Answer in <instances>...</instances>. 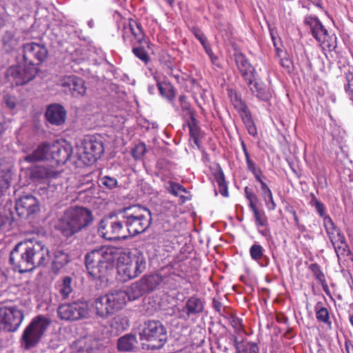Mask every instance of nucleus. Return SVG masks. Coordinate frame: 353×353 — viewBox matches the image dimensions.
<instances>
[{
    "label": "nucleus",
    "instance_id": "nucleus-12",
    "mask_svg": "<svg viewBox=\"0 0 353 353\" xmlns=\"http://www.w3.org/2000/svg\"><path fill=\"white\" fill-rule=\"evenodd\" d=\"M58 85L62 88L65 94H70L74 97L84 96L87 90L84 80L75 75L61 77Z\"/></svg>",
    "mask_w": 353,
    "mask_h": 353
},
{
    "label": "nucleus",
    "instance_id": "nucleus-31",
    "mask_svg": "<svg viewBox=\"0 0 353 353\" xmlns=\"http://www.w3.org/2000/svg\"><path fill=\"white\" fill-rule=\"evenodd\" d=\"M203 301L197 296H192L186 301L185 309L188 316L201 313L203 311Z\"/></svg>",
    "mask_w": 353,
    "mask_h": 353
},
{
    "label": "nucleus",
    "instance_id": "nucleus-63",
    "mask_svg": "<svg viewBox=\"0 0 353 353\" xmlns=\"http://www.w3.org/2000/svg\"><path fill=\"white\" fill-rule=\"evenodd\" d=\"M241 144V147H242L243 153L245 154V161H247L248 160H250V154L247 150L245 143H244V141H242Z\"/></svg>",
    "mask_w": 353,
    "mask_h": 353
},
{
    "label": "nucleus",
    "instance_id": "nucleus-40",
    "mask_svg": "<svg viewBox=\"0 0 353 353\" xmlns=\"http://www.w3.org/2000/svg\"><path fill=\"white\" fill-rule=\"evenodd\" d=\"M179 101L181 103V108L186 116H189L192 122L194 123L196 119L194 117L193 112L191 109L190 104L187 101L185 95L182 94L179 97Z\"/></svg>",
    "mask_w": 353,
    "mask_h": 353
},
{
    "label": "nucleus",
    "instance_id": "nucleus-47",
    "mask_svg": "<svg viewBox=\"0 0 353 353\" xmlns=\"http://www.w3.org/2000/svg\"><path fill=\"white\" fill-rule=\"evenodd\" d=\"M248 169L252 172V174L254 175L257 181H261V175L262 174L261 170L260 168H259L256 163L250 160H248L246 161Z\"/></svg>",
    "mask_w": 353,
    "mask_h": 353
},
{
    "label": "nucleus",
    "instance_id": "nucleus-39",
    "mask_svg": "<svg viewBox=\"0 0 353 353\" xmlns=\"http://www.w3.org/2000/svg\"><path fill=\"white\" fill-rule=\"evenodd\" d=\"M101 186H103L108 190H112L118 186V181L114 176H103L99 179Z\"/></svg>",
    "mask_w": 353,
    "mask_h": 353
},
{
    "label": "nucleus",
    "instance_id": "nucleus-49",
    "mask_svg": "<svg viewBox=\"0 0 353 353\" xmlns=\"http://www.w3.org/2000/svg\"><path fill=\"white\" fill-rule=\"evenodd\" d=\"M230 97H231V101H232L236 110L239 109L240 106L241 108V107H243V106L246 105L244 101H243V100L241 99V96L239 94H237L236 92H234V94H232V92H231Z\"/></svg>",
    "mask_w": 353,
    "mask_h": 353
},
{
    "label": "nucleus",
    "instance_id": "nucleus-26",
    "mask_svg": "<svg viewBox=\"0 0 353 353\" xmlns=\"http://www.w3.org/2000/svg\"><path fill=\"white\" fill-rule=\"evenodd\" d=\"M228 340L230 344H233L236 353H259V349L255 343H248L247 345H241L238 338L234 334H230Z\"/></svg>",
    "mask_w": 353,
    "mask_h": 353
},
{
    "label": "nucleus",
    "instance_id": "nucleus-37",
    "mask_svg": "<svg viewBox=\"0 0 353 353\" xmlns=\"http://www.w3.org/2000/svg\"><path fill=\"white\" fill-rule=\"evenodd\" d=\"M324 226L326 232L332 244H336L335 234L339 228L334 224V221L330 216H325L323 219Z\"/></svg>",
    "mask_w": 353,
    "mask_h": 353
},
{
    "label": "nucleus",
    "instance_id": "nucleus-23",
    "mask_svg": "<svg viewBox=\"0 0 353 353\" xmlns=\"http://www.w3.org/2000/svg\"><path fill=\"white\" fill-rule=\"evenodd\" d=\"M51 144L43 143L31 153L25 157L24 160L34 163L43 160H50Z\"/></svg>",
    "mask_w": 353,
    "mask_h": 353
},
{
    "label": "nucleus",
    "instance_id": "nucleus-44",
    "mask_svg": "<svg viewBox=\"0 0 353 353\" xmlns=\"http://www.w3.org/2000/svg\"><path fill=\"white\" fill-rule=\"evenodd\" d=\"M225 318L229 319L230 325L236 332H240L243 330L242 320L241 319L232 313L227 314Z\"/></svg>",
    "mask_w": 353,
    "mask_h": 353
},
{
    "label": "nucleus",
    "instance_id": "nucleus-8",
    "mask_svg": "<svg viewBox=\"0 0 353 353\" xmlns=\"http://www.w3.org/2000/svg\"><path fill=\"white\" fill-rule=\"evenodd\" d=\"M140 339L149 342L148 347L152 350L161 348L167 341V331L159 321H147L139 332Z\"/></svg>",
    "mask_w": 353,
    "mask_h": 353
},
{
    "label": "nucleus",
    "instance_id": "nucleus-55",
    "mask_svg": "<svg viewBox=\"0 0 353 353\" xmlns=\"http://www.w3.org/2000/svg\"><path fill=\"white\" fill-rule=\"evenodd\" d=\"M10 127V122L5 119H0V138L5 134L6 131Z\"/></svg>",
    "mask_w": 353,
    "mask_h": 353
},
{
    "label": "nucleus",
    "instance_id": "nucleus-46",
    "mask_svg": "<svg viewBox=\"0 0 353 353\" xmlns=\"http://www.w3.org/2000/svg\"><path fill=\"white\" fill-rule=\"evenodd\" d=\"M147 151L145 144L143 143H140L135 146V148L132 151V157L135 159H141Z\"/></svg>",
    "mask_w": 353,
    "mask_h": 353
},
{
    "label": "nucleus",
    "instance_id": "nucleus-29",
    "mask_svg": "<svg viewBox=\"0 0 353 353\" xmlns=\"http://www.w3.org/2000/svg\"><path fill=\"white\" fill-rule=\"evenodd\" d=\"M110 332L114 336H117L124 332L129 327L128 320L125 316L118 315L110 321Z\"/></svg>",
    "mask_w": 353,
    "mask_h": 353
},
{
    "label": "nucleus",
    "instance_id": "nucleus-36",
    "mask_svg": "<svg viewBox=\"0 0 353 353\" xmlns=\"http://www.w3.org/2000/svg\"><path fill=\"white\" fill-rule=\"evenodd\" d=\"M314 310L316 313V318L319 322L323 323L326 325H331L329 312L327 309L323 305L321 302H318L316 304Z\"/></svg>",
    "mask_w": 353,
    "mask_h": 353
},
{
    "label": "nucleus",
    "instance_id": "nucleus-51",
    "mask_svg": "<svg viewBox=\"0 0 353 353\" xmlns=\"http://www.w3.org/2000/svg\"><path fill=\"white\" fill-rule=\"evenodd\" d=\"M212 307L214 309L216 312H217L221 316L223 317H226L227 312H225V309L222 310V303L219 300L215 298L212 300Z\"/></svg>",
    "mask_w": 353,
    "mask_h": 353
},
{
    "label": "nucleus",
    "instance_id": "nucleus-15",
    "mask_svg": "<svg viewBox=\"0 0 353 353\" xmlns=\"http://www.w3.org/2000/svg\"><path fill=\"white\" fill-rule=\"evenodd\" d=\"M72 154V148L70 144L61 143L59 141L51 144L50 160L58 165L65 164Z\"/></svg>",
    "mask_w": 353,
    "mask_h": 353
},
{
    "label": "nucleus",
    "instance_id": "nucleus-22",
    "mask_svg": "<svg viewBox=\"0 0 353 353\" xmlns=\"http://www.w3.org/2000/svg\"><path fill=\"white\" fill-rule=\"evenodd\" d=\"M257 76H254V78H250V82L245 81L250 91L254 94L259 100L263 101H268L272 98L271 91L263 83L257 81Z\"/></svg>",
    "mask_w": 353,
    "mask_h": 353
},
{
    "label": "nucleus",
    "instance_id": "nucleus-21",
    "mask_svg": "<svg viewBox=\"0 0 353 353\" xmlns=\"http://www.w3.org/2000/svg\"><path fill=\"white\" fill-rule=\"evenodd\" d=\"M58 173L50 167L37 165L30 169V178L35 183H43L46 180L55 178Z\"/></svg>",
    "mask_w": 353,
    "mask_h": 353
},
{
    "label": "nucleus",
    "instance_id": "nucleus-56",
    "mask_svg": "<svg viewBox=\"0 0 353 353\" xmlns=\"http://www.w3.org/2000/svg\"><path fill=\"white\" fill-rule=\"evenodd\" d=\"M335 236H336V244L340 243V244H342L343 247H346L345 237L340 229L336 233Z\"/></svg>",
    "mask_w": 353,
    "mask_h": 353
},
{
    "label": "nucleus",
    "instance_id": "nucleus-30",
    "mask_svg": "<svg viewBox=\"0 0 353 353\" xmlns=\"http://www.w3.org/2000/svg\"><path fill=\"white\" fill-rule=\"evenodd\" d=\"M3 48L7 52L16 49L20 43V37L15 30L6 31L2 39Z\"/></svg>",
    "mask_w": 353,
    "mask_h": 353
},
{
    "label": "nucleus",
    "instance_id": "nucleus-19",
    "mask_svg": "<svg viewBox=\"0 0 353 353\" xmlns=\"http://www.w3.org/2000/svg\"><path fill=\"white\" fill-rule=\"evenodd\" d=\"M66 114V110L61 105L53 103L48 106L45 116L50 123L59 126L65 123Z\"/></svg>",
    "mask_w": 353,
    "mask_h": 353
},
{
    "label": "nucleus",
    "instance_id": "nucleus-25",
    "mask_svg": "<svg viewBox=\"0 0 353 353\" xmlns=\"http://www.w3.org/2000/svg\"><path fill=\"white\" fill-rule=\"evenodd\" d=\"M73 279L70 276L62 277L56 283V289L63 300L70 298L73 292Z\"/></svg>",
    "mask_w": 353,
    "mask_h": 353
},
{
    "label": "nucleus",
    "instance_id": "nucleus-45",
    "mask_svg": "<svg viewBox=\"0 0 353 353\" xmlns=\"http://www.w3.org/2000/svg\"><path fill=\"white\" fill-rule=\"evenodd\" d=\"M254 213V219L258 226H264L266 225L267 219L263 212H260L257 208L251 209Z\"/></svg>",
    "mask_w": 353,
    "mask_h": 353
},
{
    "label": "nucleus",
    "instance_id": "nucleus-41",
    "mask_svg": "<svg viewBox=\"0 0 353 353\" xmlns=\"http://www.w3.org/2000/svg\"><path fill=\"white\" fill-rule=\"evenodd\" d=\"M250 254L253 260L258 261L263 257L264 249L261 245L254 243L250 248Z\"/></svg>",
    "mask_w": 353,
    "mask_h": 353
},
{
    "label": "nucleus",
    "instance_id": "nucleus-2",
    "mask_svg": "<svg viewBox=\"0 0 353 353\" xmlns=\"http://www.w3.org/2000/svg\"><path fill=\"white\" fill-rule=\"evenodd\" d=\"M9 261L15 272H30L49 263L50 250L41 241L35 238L26 239L14 246L10 254Z\"/></svg>",
    "mask_w": 353,
    "mask_h": 353
},
{
    "label": "nucleus",
    "instance_id": "nucleus-7",
    "mask_svg": "<svg viewBox=\"0 0 353 353\" xmlns=\"http://www.w3.org/2000/svg\"><path fill=\"white\" fill-rule=\"evenodd\" d=\"M123 292H114L97 297L93 303V307L96 315L105 319L120 310L125 305V296Z\"/></svg>",
    "mask_w": 353,
    "mask_h": 353
},
{
    "label": "nucleus",
    "instance_id": "nucleus-17",
    "mask_svg": "<svg viewBox=\"0 0 353 353\" xmlns=\"http://www.w3.org/2000/svg\"><path fill=\"white\" fill-rule=\"evenodd\" d=\"M304 23L310 28L312 36L318 42L325 43L327 41L328 32L316 17H305Z\"/></svg>",
    "mask_w": 353,
    "mask_h": 353
},
{
    "label": "nucleus",
    "instance_id": "nucleus-50",
    "mask_svg": "<svg viewBox=\"0 0 353 353\" xmlns=\"http://www.w3.org/2000/svg\"><path fill=\"white\" fill-rule=\"evenodd\" d=\"M230 334L226 335L225 339H221L217 342V347L224 352H228L229 350V346L233 345V344H230L229 341L228 340V336Z\"/></svg>",
    "mask_w": 353,
    "mask_h": 353
},
{
    "label": "nucleus",
    "instance_id": "nucleus-48",
    "mask_svg": "<svg viewBox=\"0 0 353 353\" xmlns=\"http://www.w3.org/2000/svg\"><path fill=\"white\" fill-rule=\"evenodd\" d=\"M11 225V220L9 216L0 214V231L8 230Z\"/></svg>",
    "mask_w": 353,
    "mask_h": 353
},
{
    "label": "nucleus",
    "instance_id": "nucleus-27",
    "mask_svg": "<svg viewBox=\"0 0 353 353\" xmlns=\"http://www.w3.org/2000/svg\"><path fill=\"white\" fill-rule=\"evenodd\" d=\"M243 122L245 124L248 133L255 137L257 134V130L255 126V124L254 123V121L252 119V114L250 111L249 110L247 105L241 107H239V109L236 110Z\"/></svg>",
    "mask_w": 353,
    "mask_h": 353
},
{
    "label": "nucleus",
    "instance_id": "nucleus-52",
    "mask_svg": "<svg viewBox=\"0 0 353 353\" xmlns=\"http://www.w3.org/2000/svg\"><path fill=\"white\" fill-rule=\"evenodd\" d=\"M170 192L172 194L177 196L182 192H186V190L183 186L178 183H173L170 185Z\"/></svg>",
    "mask_w": 353,
    "mask_h": 353
},
{
    "label": "nucleus",
    "instance_id": "nucleus-16",
    "mask_svg": "<svg viewBox=\"0 0 353 353\" xmlns=\"http://www.w3.org/2000/svg\"><path fill=\"white\" fill-rule=\"evenodd\" d=\"M236 65L241 74L243 80L249 81L254 76H257V72L254 67L250 63L248 59L242 52L236 51L234 54Z\"/></svg>",
    "mask_w": 353,
    "mask_h": 353
},
{
    "label": "nucleus",
    "instance_id": "nucleus-3",
    "mask_svg": "<svg viewBox=\"0 0 353 353\" xmlns=\"http://www.w3.org/2000/svg\"><path fill=\"white\" fill-rule=\"evenodd\" d=\"M47 48L35 42L23 46L22 58L17 64L10 66L6 72V78L16 85H24L34 79L39 72L38 65L47 58Z\"/></svg>",
    "mask_w": 353,
    "mask_h": 353
},
{
    "label": "nucleus",
    "instance_id": "nucleus-10",
    "mask_svg": "<svg viewBox=\"0 0 353 353\" xmlns=\"http://www.w3.org/2000/svg\"><path fill=\"white\" fill-rule=\"evenodd\" d=\"M79 159L87 165H92L99 159L104 152L101 137L90 136L85 137L79 147Z\"/></svg>",
    "mask_w": 353,
    "mask_h": 353
},
{
    "label": "nucleus",
    "instance_id": "nucleus-60",
    "mask_svg": "<svg viewBox=\"0 0 353 353\" xmlns=\"http://www.w3.org/2000/svg\"><path fill=\"white\" fill-rule=\"evenodd\" d=\"M313 266L316 268H317V272H316L315 276L316 279L321 283H323L325 281V276L323 272L319 270V266L317 265H313Z\"/></svg>",
    "mask_w": 353,
    "mask_h": 353
},
{
    "label": "nucleus",
    "instance_id": "nucleus-62",
    "mask_svg": "<svg viewBox=\"0 0 353 353\" xmlns=\"http://www.w3.org/2000/svg\"><path fill=\"white\" fill-rule=\"evenodd\" d=\"M345 348L347 353H353V344L351 341L347 340L345 342Z\"/></svg>",
    "mask_w": 353,
    "mask_h": 353
},
{
    "label": "nucleus",
    "instance_id": "nucleus-14",
    "mask_svg": "<svg viewBox=\"0 0 353 353\" xmlns=\"http://www.w3.org/2000/svg\"><path fill=\"white\" fill-rule=\"evenodd\" d=\"M4 313H6L4 317V331L15 332L23 320V313L16 306H4Z\"/></svg>",
    "mask_w": 353,
    "mask_h": 353
},
{
    "label": "nucleus",
    "instance_id": "nucleus-58",
    "mask_svg": "<svg viewBox=\"0 0 353 353\" xmlns=\"http://www.w3.org/2000/svg\"><path fill=\"white\" fill-rule=\"evenodd\" d=\"M268 208L270 210H274L276 208V203L273 199L272 194L270 196H267V201H265Z\"/></svg>",
    "mask_w": 353,
    "mask_h": 353
},
{
    "label": "nucleus",
    "instance_id": "nucleus-18",
    "mask_svg": "<svg viewBox=\"0 0 353 353\" xmlns=\"http://www.w3.org/2000/svg\"><path fill=\"white\" fill-rule=\"evenodd\" d=\"M122 38L124 42H126L128 33H130L139 44H142L145 41V34L141 25L137 21L129 19L123 24L121 30Z\"/></svg>",
    "mask_w": 353,
    "mask_h": 353
},
{
    "label": "nucleus",
    "instance_id": "nucleus-38",
    "mask_svg": "<svg viewBox=\"0 0 353 353\" xmlns=\"http://www.w3.org/2000/svg\"><path fill=\"white\" fill-rule=\"evenodd\" d=\"M19 101L16 96L11 93H4L1 99V105L3 108L14 110L18 105Z\"/></svg>",
    "mask_w": 353,
    "mask_h": 353
},
{
    "label": "nucleus",
    "instance_id": "nucleus-34",
    "mask_svg": "<svg viewBox=\"0 0 353 353\" xmlns=\"http://www.w3.org/2000/svg\"><path fill=\"white\" fill-rule=\"evenodd\" d=\"M69 262L68 255L62 250H56L54 252V259L52 263V270L57 273Z\"/></svg>",
    "mask_w": 353,
    "mask_h": 353
},
{
    "label": "nucleus",
    "instance_id": "nucleus-9",
    "mask_svg": "<svg viewBox=\"0 0 353 353\" xmlns=\"http://www.w3.org/2000/svg\"><path fill=\"white\" fill-rule=\"evenodd\" d=\"M50 324V321L43 316L34 317L26 327L21 338V345L26 350L36 346Z\"/></svg>",
    "mask_w": 353,
    "mask_h": 353
},
{
    "label": "nucleus",
    "instance_id": "nucleus-35",
    "mask_svg": "<svg viewBox=\"0 0 353 353\" xmlns=\"http://www.w3.org/2000/svg\"><path fill=\"white\" fill-rule=\"evenodd\" d=\"M213 175L218 184L221 194L225 197H228L229 195L228 185L225 179L224 173L220 166H218L214 171Z\"/></svg>",
    "mask_w": 353,
    "mask_h": 353
},
{
    "label": "nucleus",
    "instance_id": "nucleus-28",
    "mask_svg": "<svg viewBox=\"0 0 353 353\" xmlns=\"http://www.w3.org/2000/svg\"><path fill=\"white\" fill-rule=\"evenodd\" d=\"M162 281V276L158 274H155L145 275L138 281L144 291L148 293L155 290Z\"/></svg>",
    "mask_w": 353,
    "mask_h": 353
},
{
    "label": "nucleus",
    "instance_id": "nucleus-32",
    "mask_svg": "<svg viewBox=\"0 0 353 353\" xmlns=\"http://www.w3.org/2000/svg\"><path fill=\"white\" fill-rule=\"evenodd\" d=\"M119 292H123L126 294L125 304L128 301L136 300L146 293L139 281L133 283L128 291L119 290Z\"/></svg>",
    "mask_w": 353,
    "mask_h": 353
},
{
    "label": "nucleus",
    "instance_id": "nucleus-6",
    "mask_svg": "<svg viewBox=\"0 0 353 353\" xmlns=\"http://www.w3.org/2000/svg\"><path fill=\"white\" fill-rule=\"evenodd\" d=\"M146 258L143 253L136 252L134 254L123 251L117 263L119 274L124 277V280H130L142 274L146 268Z\"/></svg>",
    "mask_w": 353,
    "mask_h": 353
},
{
    "label": "nucleus",
    "instance_id": "nucleus-20",
    "mask_svg": "<svg viewBox=\"0 0 353 353\" xmlns=\"http://www.w3.org/2000/svg\"><path fill=\"white\" fill-rule=\"evenodd\" d=\"M12 166L0 158V196L4 195L11 186Z\"/></svg>",
    "mask_w": 353,
    "mask_h": 353
},
{
    "label": "nucleus",
    "instance_id": "nucleus-13",
    "mask_svg": "<svg viewBox=\"0 0 353 353\" xmlns=\"http://www.w3.org/2000/svg\"><path fill=\"white\" fill-rule=\"evenodd\" d=\"M15 210L21 218L28 219L39 212L40 205L32 194L21 196L16 202Z\"/></svg>",
    "mask_w": 353,
    "mask_h": 353
},
{
    "label": "nucleus",
    "instance_id": "nucleus-54",
    "mask_svg": "<svg viewBox=\"0 0 353 353\" xmlns=\"http://www.w3.org/2000/svg\"><path fill=\"white\" fill-rule=\"evenodd\" d=\"M247 199L249 201V206L250 209L256 208L255 202L257 201V197L254 193L252 192H247V195L245 196Z\"/></svg>",
    "mask_w": 353,
    "mask_h": 353
},
{
    "label": "nucleus",
    "instance_id": "nucleus-4",
    "mask_svg": "<svg viewBox=\"0 0 353 353\" xmlns=\"http://www.w3.org/2000/svg\"><path fill=\"white\" fill-rule=\"evenodd\" d=\"M121 248L114 246L101 247L87 253L85 256V264L90 275L94 278L103 279L113 269L114 261L119 263L120 256L123 254Z\"/></svg>",
    "mask_w": 353,
    "mask_h": 353
},
{
    "label": "nucleus",
    "instance_id": "nucleus-5",
    "mask_svg": "<svg viewBox=\"0 0 353 353\" xmlns=\"http://www.w3.org/2000/svg\"><path fill=\"white\" fill-rule=\"evenodd\" d=\"M92 221L93 216L90 210L84 207H71L59 220L57 228L64 236L69 238L87 228Z\"/></svg>",
    "mask_w": 353,
    "mask_h": 353
},
{
    "label": "nucleus",
    "instance_id": "nucleus-57",
    "mask_svg": "<svg viewBox=\"0 0 353 353\" xmlns=\"http://www.w3.org/2000/svg\"><path fill=\"white\" fill-rule=\"evenodd\" d=\"M194 34L195 37L200 41L202 46H205V44L208 43L206 37L200 30H194Z\"/></svg>",
    "mask_w": 353,
    "mask_h": 353
},
{
    "label": "nucleus",
    "instance_id": "nucleus-11",
    "mask_svg": "<svg viewBox=\"0 0 353 353\" xmlns=\"http://www.w3.org/2000/svg\"><path fill=\"white\" fill-rule=\"evenodd\" d=\"M57 313L61 320L78 321L89 316V306L87 302L81 301L63 303L59 306Z\"/></svg>",
    "mask_w": 353,
    "mask_h": 353
},
{
    "label": "nucleus",
    "instance_id": "nucleus-33",
    "mask_svg": "<svg viewBox=\"0 0 353 353\" xmlns=\"http://www.w3.org/2000/svg\"><path fill=\"white\" fill-rule=\"evenodd\" d=\"M157 86L163 97L167 99L170 101H174L176 97V90L170 82H161L157 81Z\"/></svg>",
    "mask_w": 353,
    "mask_h": 353
},
{
    "label": "nucleus",
    "instance_id": "nucleus-24",
    "mask_svg": "<svg viewBox=\"0 0 353 353\" xmlns=\"http://www.w3.org/2000/svg\"><path fill=\"white\" fill-rule=\"evenodd\" d=\"M117 345L121 352H134L138 350L137 339L132 334H126L119 338Z\"/></svg>",
    "mask_w": 353,
    "mask_h": 353
},
{
    "label": "nucleus",
    "instance_id": "nucleus-43",
    "mask_svg": "<svg viewBox=\"0 0 353 353\" xmlns=\"http://www.w3.org/2000/svg\"><path fill=\"white\" fill-rule=\"evenodd\" d=\"M310 196H311V201L310 202V204L312 206L315 208L316 212H318V214H319L320 216L325 217V205L316 199L314 194L311 193Z\"/></svg>",
    "mask_w": 353,
    "mask_h": 353
},
{
    "label": "nucleus",
    "instance_id": "nucleus-64",
    "mask_svg": "<svg viewBox=\"0 0 353 353\" xmlns=\"http://www.w3.org/2000/svg\"><path fill=\"white\" fill-rule=\"evenodd\" d=\"M205 52L208 54L209 57L213 54L212 50L210 48V47L208 46V43L205 44V46H203Z\"/></svg>",
    "mask_w": 353,
    "mask_h": 353
},
{
    "label": "nucleus",
    "instance_id": "nucleus-42",
    "mask_svg": "<svg viewBox=\"0 0 353 353\" xmlns=\"http://www.w3.org/2000/svg\"><path fill=\"white\" fill-rule=\"evenodd\" d=\"M132 52L138 59L144 62L145 64H147L150 60L148 52L142 46H133Z\"/></svg>",
    "mask_w": 353,
    "mask_h": 353
},
{
    "label": "nucleus",
    "instance_id": "nucleus-1",
    "mask_svg": "<svg viewBox=\"0 0 353 353\" xmlns=\"http://www.w3.org/2000/svg\"><path fill=\"white\" fill-rule=\"evenodd\" d=\"M150 210L141 205L123 208L117 219L106 218L101 221L99 232L108 241L126 239L145 232L151 225Z\"/></svg>",
    "mask_w": 353,
    "mask_h": 353
},
{
    "label": "nucleus",
    "instance_id": "nucleus-61",
    "mask_svg": "<svg viewBox=\"0 0 353 353\" xmlns=\"http://www.w3.org/2000/svg\"><path fill=\"white\" fill-rule=\"evenodd\" d=\"M6 313H4V307H0V331L4 330V317Z\"/></svg>",
    "mask_w": 353,
    "mask_h": 353
},
{
    "label": "nucleus",
    "instance_id": "nucleus-59",
    "mask_svg": "<svg viewBox=\"0 0 353 353\" xmlns=\"http://www.w3.org/2000/svg\"><path fill=\"white\" fill-rule=\"evenodd\" d=\"M335 252L336 253V255L339 256V253L343 254L348 248L347 243H346V247H343L342 244L337 243V244H332Z\"/></svg>",
    "mask_w": 353,
    "mask_h": 353
},
{
    "label": "nucleus",
    "instance_id": "nucleus-53",
    "mask_svg": "<svg viewBox=\"0 0 353 353\" xmlns=\"http://www.w3.org/2000/svg\"><path fill=\"white\" fill-rule=\"evenodd\" d=\"M261 184V188L262 190V196L264 199V201H267V196H270L272 193L270 189L268 188L267 184L263 182L262 180L261 181H259Z\"/></svg>",
    "mask_w": 353,
    "mask_h": 353
}]
</instances>
